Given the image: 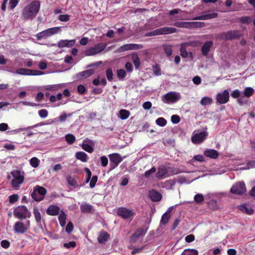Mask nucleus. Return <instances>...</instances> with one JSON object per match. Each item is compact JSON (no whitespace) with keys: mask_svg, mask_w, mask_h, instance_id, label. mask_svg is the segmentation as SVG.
Here are the masks:
<instances>
[{"mask_svg":"<svg viewBox=\"0 0 255 255\" xmlns=\"http://www.w3.org/2000/svg\"><path fill=\"white\" fill-rule=\"evenodd\" d=\"M246 191V185L243 181L238 182L234 184L230 190L232 193L239 195H243Z\"/></svg>","mask_w":255,"mask_h":255,"instance_id":"nucleus-8","label":"nucleus"},{"mask_svg":"<svg viewBox=\"0 0 255 255\" xmlns=\"http://www.w3.org/2000/svg\"><path fill=\"white\" fill-rule=\"evenodd\" d=\"M19 0H10L9 2V7L10 9H13L17 5Z\"/></svg>","mask_w":255,"mask_h":255,"instance_id":"nucleus-60","label":"nucleus"},{"mask_svg":"<svg viewBox=\"0 0 255 255\" xmlns=\"http://www.w3.org/2000/svg\"><path fill=\"white\" fill-rule=\"evenodd\" d=\"M77 91L80 94H83L86 91V88L83 85H79L77 87Z\"/></svg>","mask_w":255,"mask_h":255,"instance_id":"nucleus-63","label":"nucleus"},{"mask_svg":"<svg viewBox=\"0 0 255 255\" xmlns=\"http://www.w3.org/2000/svg\"><path fill=\"white\" fill-rule=\"evenodd\" d=\"M73 230V225L72 223L71 222H69L68 223L66 228H65V231L67 233L70 234L71 233Z\"/></svg>","mask_w":255,"mask_h":255,"instance_id":"nucleus-57","label":"nucleus"},{"mask_svg":"<svg viewBox=\"0 0 255 255\" xmlns=\"http://www.w3.org/2000/svg\"><path fill=\"white\" fill-rule=\"evenodd\" d=\"M204 155L210 158L216 159L219 156V152L215 149H207L204 151Z\"/></svg>","mask_w":255,"mask_h":255,"instance_id":"nucleus-22","label":"nucleus"},{"mask_svg":"<svg viewBox=\"0 0 255 255\" xmlns=\"http://www.w3.org/2000/svg\"><path fill=\"white\" fill-rule=\"evenodd\" d=\"M77 159H87V155L83 151L77 152L75 155Z\"/></svg>","mask_w":255,"mask_h":255,"instance_id":"nucleus-49","label":"nucleus"},{"mask_svg":"<svg viewBox=\"0 0 255 255\" xmlns=\"http://www.w3.org/2000/svg\"><path fill=\"white\" fill-rule=\"evenodd\" d=\"M238 209L242 212L248 215L253 214L254 211L251 205L246 203L240 205Z\"/></svg>","mask_w":255,"mask_h":255,"instance_id":"nucleus-20","label":"nucleus"},{"mask_svg":"<svg viewBox=\"0 0 255 255\" xmlns=\"http://www.w3.org/2000/svg\"><path fill=\"white\" fill-rule=\"evenodd\" d=\"M218 14L216 12H212L203 14L200 16L195 17L192 18L193 20H209L217 17Z\"/></svg>","mask_w":255,"mask_h":255,"instance_id":"nucleus-18","label":"nucleus"},{"mask_svg":"<svg viewBox=\"0 0 255 255\" xmlns=\"http://www.w3.org/2000/svg\"><path fill=\"white\" fill-rule=\"evenodd\" d=\"M153 73L156 76H159L161 74V69L158 64H156L152 67Z\"/></svg>","mask_w":255,"mask_h":255,"instance_id":"nucleus-50","label":"nucleus"},{"mask_svg":"<svg viewBox=\"0 0 255 255\" xmlns=\"http://www.w3.org/2000/svg\"><path fill=\"white\" fill-rule=\"evenodd\" d=\"M155 123L159 126L164 127L166 125L167 121L164 118L160 117L156 120Z\"/></svg>","mask_w":255,"mask_h":255,"instance_id":"nucleus-48","label":"nucleus"},{"mask_svg":"<svg viewBox=\"0 0 255 255\" xmlns=\"http://www.w3.org/2000/svg\"><path fill=\"white\" fill-rule=\"evenodd\" d=\"M10 174L12 177L11 182V187L17 190L24 181V172L23 171L15 169L11 171Z\"/></svg>","mask_w":255,"mask_h":255,"instance_id":"nucleus-2","label":"nucleus"},{"mask_svg":"<svg viewBox=\"0 0 255 255\" xmlns=\"http://www.w3.org/2000/svg\"><path fill=\"white\" fill-rule=\"evenodd\" d=\"M143 48V46L141 44L130 43L126 44L121 46L117 49V52L122 53L128 50H137Z\"/></svg>","mask_w":255,"mask_h":255,"instance_id":"nucleus-12","label":"nucleus"},{"mask_svg":"<svg viewBox=\"0 0 255 255\" xmlns=\"http://www.w3.org/2000/svg\"><path fill=\"white\" fill-rule=\"evenodd\" d=\"M106 76L108 80L109 81H112L113 80V74L112 72V70L111 68H109L106 70Z\"/></svg>","mask_w":255,"mask_h":255,"instance_id":"nucleus-52","label":"nucleus"},{"mask_svg":"<svg viewBox=\"0 0 255 255\" xmlns=\"http://www.w3.org/2000/svg\"><path fill=\"white\" fill-rule=\"evenodd\" d=\"M94 72L95 71L94 69H88L78 73L77 74L76 77L78 79H81L83 78H87L91 76L94 73Z\"/></svg>","mask_w":255,"mask_h":255,"instance_id":"nucleus-21","label":"nucleus"},{"mask_svg":"<svg viewBox=\"0 0 255 255\" xmlns=\"http://www.w3.org/2000/svg\"><path fill=\"white\" fill-rule=\"evenodd\" d=\"M66 219V215L63 211H62L58 217L59 222L61 227H63L65 226Z\"/></svg>","mask_w":255,"mask_h":255,"instance_id":"nucleus-31","label":"nucleus"},{"mask_svg":"<svg viewBox=\"0 0 255 255\" xmlns=\"http://www.w3.org/2000/svg\"><path fill=\"white\" fill-rule=\"evenodd\" d=\"M230 98L229 92L225 90L222 93H219L217 95V101L220 104L227 103Z\"/></svg>","mask_w":255,"mask_h":255,"instance_id":"nucleus-15","label":"nucleus"},{"mask_svg":"<svg viewBox=\"0 0 255 255\" xmlns=\"http://www.w3.org/2000/svg\"><path fill=\"white\" fill-rule=\"evenodd\" d=\"M39 116L42 118H45L48 116V111L45 109H42L38 111Z\"/></svg>","mask_w":255,"mask_h":255,"instance_id":"nucleus-61","label":"nucleus"},{"mask_svg":"<svg viewBox=\"0 0 255 255\" xmlns=\"http://www.w3.org/2000/svg\"><path fill=\"white\" fill-rule=\"evenodd\" d=\"M82 148L85 151L89 153H92L93 151V148L92 146L87 143L83 144Z\"/></svg>","mask_w":255,"mask_h":255,"instance_id":"nucleus-53","label":"nucleus"},{"mask_svg":"<svg viewBox=\"0 0 255 255\" xmlns=\"http://www.w3.org/2000/svg\"><path fill=\"white\" fill-rule=\"evenodd\" d=\"M132 60L135 69H138L140 65V60L138 56L137 55H132Z\"/></svg>","mask_w":255,"mask_h":255,"instance_id":"nucleus-37","label":"nucleus"},{"mask_svg":"<svg viewBox=\"0 0 255 255\" xmlns=\"http://www.w3.org/2000/svg\"><path fill=\"white\" fill-rule=\"evenodd\" d=\"M58 19L61 21H68L70 19V16L68 14H61L59 16Z\"/></svg>","mask_w":255,"mask_h":255,"instance_id":"nucleus-58","label":"nucleus"},{"mask_svg":"<svg viewBox=\"0 0 255 255\" xmlns=\"http://www.w3.org/2000/svg\"><path fill=\"white\" fill-rule=\"evenodd\" d=\"M67 181L68 183L74 187V188H78L79 186V185L77 183V182L76 180H75L74 178H73L71 176H68L67 178Z\"/></svg>","mask_w":255,"mask_h":255,"instance_id":"nucleus-39","label":"nucleus"},{"mask_svg":"<svg viewBox=\"0 0 255 255\" xmlns=\"http://www.w3.org/2000/svg\"><path fill=\"white\" fill-rule=\"evenodd\" d=\"M175 185V182L172 180H166L161 183V187L166 189H172Z\"/></svg>","mask_w":255,"mask_h":255,"instance_id":"nucleus-29","label":"nucleus"},{"mask_svg":"<svg viewBox=\"0 0 255 255\" xmlns=\"http://www.w3.org/2000/svg\"><path fill=\"white\" fill-rule=\"evenodd\" d=\"M173 25L177 27L189 28V22L176 21Z\"/></svg>","mask_w":255,"mask_h":255,"instance_id":"nucleus-33","label":"nucleus"},{"mask_svg":"<svg viewBox=\"0 0 255 255\" xmlns=\"http://www.w3.org/2000/svg\"><path fill=\"white\" fill-rule=\"evenodd\" d=\"M60 208L54 205H50L46 210V213L50 216H56L58 214Z\"/></svg>","mask_w":255,"mask_h":255,"instance_id":"nucleus-27","label":"nucleus"},{"mask_svg":"<svg viewBox=\"0 0 255 255\" xmlns=\"http://www.w3.org/2000/svg\"><path fill=\"white\" fill-rule=\"evenodd\" d=\"M15 233L18 234H24L27 232V227L21 221L16 222L13 227Z\"/></svg>","mask_w":255,"mask_h":255,"instance_id":"nucleus-16","label":"nucleus"},{"mask_svg":"<svg viewBox=\"0 0 255 255\" xmlns=\"http://www.w3.org/2000/svg\"><path fill=\"white\" fill-rule=\"evenodd\" d=\"M156 171V169L154 167H152L150 169L147 170L144 173V176L145 178H149L150 175Z\"/></svg>","mask_w":255,"mask_h":255,"instance_id":"nucleus-59","label":"nucleus"},{"mask_svg":"<svg viewBox=\"0 0 255 255\" xmlns=\"http://www.w3.org/2000/svg\"><path fill=\"white\" fill-rule=\"evenodd\" d=\"M147 231V228L138 229L131 236V240H135L137 238L143 237Z\"/></svg>","mask_w":255,"mask_h":255,"instance_id":"nucleus-26","label":"nucleus"},{"mask_svg":"<svg viewBox=\"0 0 255 255\" xmlns=\"http://www.w3.org/2000/svg\"><path fill=\"white\" fill-rule=\"evenodd\" d=\"M208 135V132L202 131L194 134L191 137V141L193 143L200 144L207 138Z\"/></svg>","mask_w":255,"mask_h":255,"instance_id":"nucleus-13","label":"nucleus"},{"mask_svg":"<svg viewBox=\"0 0 255 255\" xmlns=\"http://www.w3.org/2000/svg\"><path fill=\"white\" fill-rule=\"evenodd\" d=\"M117 74L118 77L121 81H123L127 76V73L124 69L118 70Z\"/></svg>","mask_w":255,"mask_h":255,"instance_id":"nucleus-40","label":"nucleus"},{"mask_svg":"<svg viewBox=\"0 0 255 255\" xmlns=\"http://www.w3.org/2000/svg\"><path fill=\"white\" fill-rule=\"evenodd\" d=\"M213 103V100L211 98L205 97L200 101V104L203 106L210 105Z\"/></svg>","mask_w":255,"mask_h":255,"instance_id":"nucleus-38","label":"nucleus"},{"mask_svg":"<svg viewBox=\"0 0 255 255\" xmlns=\"http://www.w3.org/2000/svg\"><path fill=\"white\" fill-rule=\"evenodd\" d=\"M186 43H183L181 44V48L180 49V52L181 55L183 58H186L188 56V53L185 49V45Z\"/></svg>","mask_w":255,"mask_h":255,"instance_id":"nucleus-46","label":"nucleus"},{"mask_svg":"<svg viewBox=\"0 0 255 255\" xmlns=\"http://www.w3.org/2000/svg\"><path fill=\"white\" fill-rule=\"evenodd\" d=\"M14 73L22 75H40L43 73V72L39 70H30L25 68H19L16 70Z\"/></svg>","mask_w":255,"mask_h":255,"instance_id":"nucleus-14","label":"nucleus"},{"mask_svg":"<svg viewBox=\"0 0 255 255\" xmlns=\"http://www.w3.org/2000/svg\"><path fill=\"white\" fill-rule=\"evenodd\" d=\"M81 211L83 213H90L94 212L93 206L88 203H83L80 206Z\"/></svg>","mask_w":255,"mask_h":255,"instance_id":"nucleus-23","label":"nucleus"},{"mask_svg":"<svg viewBox=\"0 0 255 255\" xmlns=\"http://www.w3.org/2000/svg\"><path fill=\"white\" fill-rule=\"evenodd\" d=\"M13 215L15 217L21 220L31 217V213L24 205L18 206L15 208L13 210Z\"/></svg>","mask_w":255,"mask_h":255,"instance_id":"nucleus-3","label":"nucleus"},{"mask_svg":"<svg viewBox=\"0 0 255 255\" xmlns=\"http://www.w3.org/2000/svg\"><path fill=\"white\" fill-rule=\"evenodd\" d=\"M167 173V169L165 167H160L155 174L157 178H162Z\"/></svg>","mask_w":255,"mask_h":255,"instance_id":"nucleus-32","label":"nucleus"},{"mask_svg":"<svg viewBox=\"0 0 255 255\" xmlns=\"http://www.w3.org/2000/svg\"><path fill=\"white\" fill-rule=\"evenodd\" d=\"M107 44L105 42H100L96 44L94 47H91L85 51L86 56H90L95 55L104 50Z\"/></svg>","mask_w":255,"mask_h":255,"instance_id":"nucleus-6","label":"nucleus"},{"mask_svg":"<svg viewBox=\"0 0 255 255\" xmlns=\"http://www.w3.org/2000/svg\"><path fill=\"white\" fill-rule=\"evenodd\" d=\"M170 215L167 214V212H165L163 214L160 220V224L163 225H166L170 218Z\"/></svg>","mask_w":255,"mask_h":255,"instance_id":"nucleus-41","label":"nucleus"},{"mask_svg":"<svg viewBox=\"0 0 255 255\" xmlns=\"http://www.w3.org/2000/svg\"><path fill=\"white\" fill-rule=\"evenodd\" d=\"M158 35H161L160 28H157L153 31L148 32L145 34V36H152Z\"/></svg>","mask_w":255,"mask_h":255,"instance_id":"nucleus-43","label":"nucleus"},{"mask_svg":"<svg viewBox=\"0 0 255 255\" xmlns=\"http://www.w3.org/2000/svg\"><path fill=\"white\" fill-rule=\"evenodd\" d=\"M198 251L195 249H187L184 250L181 255H198Z\"/></svg>","mask_w":255,"mask_h":255,"instance_id":"nucleus-34","label":"nucleus"},{"mask_svg":"<svg viewBox=\"0 0 255 255\" xmlns=\"http://www.w3.org/2000/svg\"><path fill=\"white\" fill-rule=\"evenodd\" d=\"M132 210L127 209L125 207H120L118 209L117 215L125 219L132 218L134 215Z\"/></svg>","mask_w":255,"mask_h":255,"instance_id":"nucleus-9","label":"nucleus"},{"mask_svg":"<svg viewBox=\"0 0 255 255\" xmlns=\"http://www.w3.org/2000/svg\"><path fill=\"white\" fill-rule=\"evenodd\" d=\"M242 34L239 30H232L227 32H223L219 35V38L225 41L232 40L235 39H240Z\"/></svg>","mask_w":255,"mask_h":255,"instance_id":"nucleus-5","label":"nucleus"},{"mask_svg":"<svg viewBox=\"0 0 255 255\" xmlns=\"http://www.w3.org/2000/svg\"><path fill=\"white\" fill-rule=\"evenodd\" d=\"M60 30V27L50 28L38 33L36 35V37L38 40H40L42 38H45L54 34L57 33Z\"/></svg>","mask_w":255,"mask_h":255,"instance_id":"nucleus-7","label":"nucleus"},{"mask_svg":"<svg viewBox=\"0 0 255 255\" xmlns=\"http://www.w3.org/2000/svg\"><path fill=\"white\" fill-rule=\"evenodd\" d=\"M149 197L153 202H158L161 200L162 195L155 190L150 191Z\"/></svg>","mask_w":255,"mask_h":255,"instance_id":"nucleus-19","label":"nucleus"},{"mask_svg":"<svg viewBox=\"0 0 255 255\" xmlns=\"http://www.w3.org/2000/svg\"><path fill=\"white\" fill-rule=\"evenodd\" d=\"M90 181V187L93 188L95 186L96 183L98 181V177L96 175H94L92 177Z\"/></svg>","mask_w":255,"mask_h":255,"instance_id":"nucleus-55","label":"nucleus"},{"mask_svg":"<svg viewBox=\"0 0 255 255\" xmlns=\"http://www.w3.org/2000/svg\"><path fill=\"white\" fill-rule=\"evenodd\" d=\"M9 202L10 203H14L18 201L19 196L17 194H14L8 197Z\"/></svg>","mask_w":255,"mask_h":255,"instance_id":"nucleus-51","label":"nucleus"},{"mask_svg":"<svg viewBox=\"0 0 255 255\" xmlns=\"http://www.w3.org/2000/svg\"><path fill=\"white\" fill-rule=\"evenodd\" d=\"M179 99L176 92H170L164 95L162 98V101L164 103H174Z\"/></svg>","mask_w":255,"mask_h":255,"instance_id":"nucleus-10","label":"nucleus"},{"mask_svg":"<svg viewBox=\"0 0 255 255\" xmlns=\"http://www.w3.org/2000/svg\"><path fill=\"white\" fill-rule=\"evenodd\" d=\"M47 193V190L39 185L35 186L31 192V196L32 199L36 201L39 202L43 200Z\"/></svg>","mask_w":255,"mask_h":255,"instance_id":"nucleus-4","label":"nucleus"},{"mask_svg":"<svg viewBox=\"0 0 255 255\" xmlns=\"http://www.w3.org/2000/svg\"><path fill=\"white\" fill-rule=\"evenodd\" d=\"M161 35L173 33L177 31V29L172 27H163L160 28Z\"/></svg>","mask_w":255,"mask_h":255,"instance_id":"nucleus-28","label":"nucleus"},{"mask_svg":"<svg viewBox=\"0 0 255 255\" xmlns=\"http://www.w3.org/2000/svg\"><path fill=\"white\" fill-rule=\"evenodd\" d=\"M213 42L212 41L206 42L201 48L202 53L204 56H207L210 51V48L212 46Z\"/></svg>","mask_w":255,"mask_h":255,"instance_id":"nucleus-24","label":"nucleus"},{"mask_svg":"<svg viewBox=\"0 0 255 255\" xmlns=\"http://www.w3.org/2000/svg\"><path fill=\"white\" fill-rule=\"evenodd\" d=\"M110 238L109 234L105 231H102L100 232L97 240L99 243L104 244Z\"/></svg>","mask_w":255,"mask_h":255,"instance_id":"nucleus-25","label":"nucleus"},{"mask_svg":"<svg viewBox=\"0 0 255 255\" xmlns=\"http://www.w3.org/2000/svg\"><path fill=\"white\" fill-rule=\"evenodd\" d=\"M164 50L168 56H170L171 55L172 53V47L170 45H166L164 47Z\"/></svg>","mask_w":255,"mask_h":255,"instance_id":"nucleus-54","label":"nucleus"},{"mask_svg":"<svg viewBox=\"0 0 255 255\" xmlns=\"http://www.w3.org/2000/svg\"><path fill=\"white\" fill-rule=\"evenodd\" d=\"M65 139L66 141L69 144H72L76 140L75 137L74 135L72 134H67L65 135Z\"/></svg>","mask_w":255,"mask_h":255,"instance_id":"nucleus-44","label":"nucleus"},{"mask_svg":"<svg viewBox=\"0 0 255 255\" xmlns=\"http://www.w3.org/2000/svg\"><path fill=\"white\" fill-rule=\"evenodd\" d=\"M194 201L197 204L201 203L204 199V196L202 194H197L194 196Z\"/></svg>","mask_w":255,"mask_h":255,"instance_id":"nucleus-47","label":"nucleus"},{"mask_svg":"<svg viewBox=\"0 0 255 255\" xmlns=\"http://www.w3.org/2000/svg\"><path fill=\"white\" fill-rule=\"evenodd\" d=\"M171 121L173 124H178L180 121V118L178 115H173L171 117Z\"/></svg>","mask_w":255,"mask_h":255,"instance_id":"nucleus-56","label":"nucleus"},{"mask_svg":"<svg viewBox=\"0 0 255 255\" xmlns=\"http://www.w3.org/2000/svg\"><path fill=\"white\" fill-rule=\"evenodd\" d=\"M85 170L87 174L86 183H88L91 179L92 173L90 170L88 168H85Z\"/></svg>","mask_w":255,"mask_h":255,"instance_id":"nucleus-62","label":"nucleus"},{"mask_svg":"<svg viewBox=\"0 0 255 255\" xmlns=\"http://www.w3.org/2000/svg\"><path fill=\"white\" fill-rule=\"evenodd\" d=\"M240 22L243 24H248L252 22V19L250 16H242L239 18Z\"/></svg>","mask_w":255,"mask_h":255,"instance_id":"nucleus-45","label":"nucleus"},{"mask_svg":"<svg viewBox=\"0 0 255 255\" xmlns=\"http://www.w3.org/2000/svg\"><path fill=\"white\" fill-rule=\"evenodd\" d=\"M119 114V117L122 120L127 119L130 115V112L124 109L120 110Z\"/></svg>","mask_w":255,"mask_h":255,"instance_id":"nucleus-36","label":"nucleus"},{"mask_svg":"<svg viewBox=\"0 0 255 255\" xmlns=\"http://www.w3.org/2000/svg\"><path fill=\"white\" fill-rule=\"evenodd\" d=\"M205 26L204 22H189V28H201Z\"/></svg>","mask_w":255,"mask_h":255,"instance_id":"nucleus-30","label":"nucleus"},{"mask_svg":"<svg viewBox=\"0 0 255 255\" xmlns=\"http://www.w3.org/2000/svg\"><path fill=\"white\" fill-rule=\"evenodd\" d=\"M76 43V40L75 39L72 40H60L57 43V45L59 48H63V47H73Z\"/></svg>","mask_w":255,"mask_h":255,"instance_id":"nucleus-17","label":"nucleus"},{"mask_svg":"<svg viewBox=\"0 0 255 255\" xmlns=\"http://www.w3.org/2000/svg\"><path fill=\"white\" fill-rule=\"evenodd\" d=\"M40 4V1L33 0L23 8L21 13L22 17L24 19L32 20L38 13Z\"/></svg>","mask_w":255,"mask_h":255,"instance_id":"nucleus-1","label":"nucleus"},{"mask_svg":"<svg viewBox=\"0 0 255 255\" xmlns=\"http://www.w3.org/2000/svg\"><path fill=\"white\" fill-rule=\"evenodd\" d=\"M255 92L253 88L251 87H247L244 90V95L247 97H250L252 96Z\"/></svg>","mask_w":255,"mask_h":255,"instance_id":"nucleus-42","label":"nucleus"},{"mask_svg":"<svg viewBox=\"0 0 255 255\" xmlns=\"http://www.w3.org/2000/svg\"><path fill=\"white\" fill-rule=\"evenodd\" d=\"M255 167V160H248V162L244 163L238 164L236 166L229 168V169L234 170H247Z\"/></svg>","mask_w":255,"mask_h":255,"instance_id":"nucleus-11","label":"nucleus"},{"mask_svg":"<svg viewBox=\"0 0 255 255\" xmlns=\"http://www.w3.org/2000/svg\"><path fill=\"white\" fill-rule=\"evenodd\" d=\"M0 245L2 248L7 249L10 246V243L9 241L4 240L1 241Z\"/></svg>","mask_w":255,"mask_h":255,"instance_id":"nucleus-64","label":"nucleus"},{"mask_svg":"<svg viewBox=\"0 0 255 255\" xmlns=\"http://www.w3.org/2000/svg\"><path fill=\"white\" fill-rule=\"evenodd\" d=\"M33 214L34 215V217L37 223H40L41 220V214L39 212L37 207H35L33 208Z\"/></svg>","mask_w":255,"mask_h":255,"instance_id":"nucleus-35","label":"nucleus"}]
</instances>
